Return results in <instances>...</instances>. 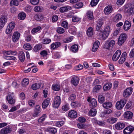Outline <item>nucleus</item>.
<instances>
[{"instance_id":"nucleus-1","label":"nucleus","mask_w":134,"mask_h":134,"mask_svg":"<svg viewBox=\"0 0 134 134\" xmlns=\"http://www.w3.org/2000/svg\"><path fill=\"white\" fill-rule=\"evenodd\" d=\"M111 31L110 27L109 25H107L104 27V31L103 30H100L99 32L102 33L101 36L102 39L105 40L109 36Z\"/></svg>"},{"instance_id":"nucleus-2","label":"nucleus","mask_w":134,"mask_h":134,"mask_svg":"<svg viewBox=\"0 0 134 134\" xmlns=\"http://www.w3.org/2000/svg\"><path fill=\"white\" fill-rule=\"evenodd\" d=\"M115 42L114 40H107L104 46V47L106 49H111L115 44Z\"/></svg>"},{"instance_id":"nucleus-3","label":"nucleus","mask_w":134,"mask_h":134,"mask_svg":"<svg viewBox=\"0 0 134 134\" xmlns=\"http://www.w3.org/2000/svg\"><path fill=\"white\" fill-rule=\"evenodd\" d=\"M127 36L125 33L121 34L119 36L118 41V44L119 46H121L125 41Z\"/></svg>"},{"instance_id":"nucleus-4","label":"nucleus","mask_w":134,"mask_h":134,"mask_svg":"<svg viewBox=\"0 0 134 134\" xmlns=\"http://www.w3.org/2000/svg\"><path fill=\"white\" fill-rule=\"evenodd\" d=\"M61 100L59 96H57L55 97L52 104L53 107L54 108L59 107L60 104Z\"/></svg>"},{"instance_id":"nucleus-5","label":"nucleus","mask_w":134,"mask_h":134,"mask_svg":"<svg viewBox=\"0 0 134 134\" xmlns=\"http://www.w3.org/2000/svg\"><path fill=\"white\" fill-rule=\"evenodd\" d=\"M126 103V100L124 99L118 101L116 104V107L117 109L121 110L123 108Z\"/></svg>"},{"instance_id":"nucleus-6","label":"nucleus","mask_w":134,"mask_h":134,"mask_svg":"<svg viewBox=\"0 0 134 134\" xmlns=\"http://www.w3.org/2000/svg\"><path fill=\"white\" fill-rule=\"evenodd\" d=\"M15 26V24L13 22L10 23L7 26L5 32L7 34H10L14 29Z\"/></svg>"},{"instance_id":"nucleus-7","label":"nucleus","mask_w":134,"mask_h":134,"mask_svg":"<svg viewBox=\"0 0 134 134\" xmlns=\"http://www.w3.org/2000/svg\"><path fill=\"white\" fill-rule=\"evenodd\" d=\"M133 89L131 87L128 88L125 90L123 93V96L125 97H127L131 94Z\"/></svg>"},{"instance_id":"nucleus-8","label":"nucleus","mask_w":134,"mask_h":134,"mask_svg":"<svg viewBox=\"0 0 134 134\" xmlns=\"http://www.w3.org/2000/svg\"><path fill=\"white\" fill-rule=\"evenodd\" d=\"M79 79L76 76H73L71 79V83L74 86H77L79 83Z\"/></svg>"},{"instance_id":"nucleus-9","label":"nucleus","mask_w":134,"mask_h":134,"mask_svg":"<svg viewBox=\"0 0 134 134\" xmlns=\"http://www.w3.org/2000/svg\"><path fill=\"white\" fill-rule=\"evenodd\" d=\"M61 45V43L59 42H54L52 43L50 46L51 50L56 49Z\"/></svg>"},{"instance_id":"nucleus-10","label":"nucleus","mask_w":134,"mask_h":134,"mask_svg":"<svg viewBox=\"0 0 134 134\" xmlns=\"http://www.w3.org/2000/svg\"><path fill=\"white\" fill-rule=\"evenodd\" d=\"M20 37V33L16 31L15 32L12 36V41L13 42H17L19 40Z\"/></svg>"},{"instance_id":"nucleus-11","label":"nucleus","mask_w":134,"mask_h":134,"mask_svg":"<svg viewBox=\"0 0 134 134\" xmlns=\"http://www.w3.org/2000/svg\"><path fill=\"white\" fill-rule=\"evenodd\" d=\"M122 18V15L120 13H117L115 14L113 18L114 22L117 23L121 20Z\"/></svg>"},{"instance_id":"nucleus-12","label":"nucleus","mask_w":134,"mask_h":134,"mask_svg":"<svg viewBox=\"0 0 134 134\" xmlns=\"http://www.w3.org/2000/svg\"><path fill=\"white\" fill-rule=\"evenodd\" d=\"M134 130V127L129 126L126 127L123 130V132L124 134H130Z\"/></svg>"},{"instance_id":"nucleus-13","label":"nucleus","mask_w":134,"mask_h":134,"mask_svg":"<svg viewBox=\"0 0 134 134\" xmlns=\"http://www.w3.org/2000/svg\"><path fill=\"white\" fill-rule=\"evenodd\" d=\"M121 54V51L120 50H117L113 55L112 59L113 61H116L119 58Z\"/></svg>"},{"instance_id":"nucleus-14","label":"nucleus","mask_w":134,"mask_h":134,"mask_svg":"<svg viewBox=\"0 0 134 134\" xmlns=\"http://www.w3.org/2000/svg\"><path fill=\"white\" fill-rule=\"evenodd\" d=\"M12 129L8 126H7L5 128L2 129L0 131V133L7 134L11 132Z\"/></svg>"},{"instance_id":"nucleus-15","label":"nucleus","mask_w":134,"mask_h":134,"mask_svg":"<svg viewBox=\"0 0 134 134\" xmlns=\"http://www.w3.org/2000/svg\"><path fill=\"white\" fill-rule=\"evenodd\" d=\"M113 8L111 6L108 5L104 9V13L106 15L110 13L112 11Z\"/></svg>"},{"instance_id":"nucleus-16","label":"nucleus","mask_w":134,"mask_h":134,"mask_svg":"<svg viewBox=\"0 0 134 134\" xmlns=\"http://www.w3.org/2000/svg\"><path fill=\"white\" fill-rule=\"evenodd\" d=\"M127 56V54L126 52H124L122 54L120 58L119 61V63L121 64L125 61Z\"/></svg>"},{"instance_id":"nucleus-17","label":"nucleus","mask_w":134,"mask_h":134,"mask_svg":"<svg viewBox=\"0 0 134 134\" xmlns=\"http://www.w3.org/2000/svg\"><path fill=\"white\" fill-rule=\"evenodd\" d=\"M125 11L126 15L128 16H129L134 14V9L133 8H126Z\"/></svg>"},{"instance_id":"nucleus-18","label":"nucleus","mask_w":134,"mask_h":134,"mask_svg":"<svg viewBox=\"0 0 134 134\" xmlns=\"http://www.w3.org/2000/svg\"><path fill=\"white\" fill-rule=\"evenodd\" d=\"M68 115L71 118H76L77 116V113L74 110H71L69 112Z\"/></svg>"},{"instance_id":"nucleus-19","label":"nucleus","mask_w":134,"mask_h":134,"mask_svg":"<svg viewBox=\"0 0 134 134\" xmlns=\"http://www.w3.org/2000/svg\"><path fill=\"white\" fill-rule=\"evenodd\" d=\"M87 101L90 103V106L95 107L97 105V102L96 100L94 98L92 99L91 100L90 97H88L87 99Z\"/></svg>"},{"instance_id":"nucleus-20","label":"nucleus","mask_w":134,"mask_h":134,"mask_svg":"<svg viewBox=\"0 0 134 134\" xmlns=\"http://www.w3.org/2000/svg\"><path fill=\"white\" fill-rule=\"evenodd\" d=\"M131 24L127 20L126 21L124 24L123 29L125 31L128 30L130 28Z\"/></svg>"},{"instance_id":"nucleus-21","label":"nucleus","mask_w":134,"mask_h":134,"mask_svg":"<svg viewBox=\"0 0 134 134\" xmlns=\"http://www.w3.org/2000/svg\"><path fill=\"white\" fill-rule=\"evenodd\" d=\"M103 24L104 23L102 19H99L98 20L96 26V30L97 31L99 30Z\"/></svg>"},{"instance_id":"nucleus-22","label":"nucleus","mask_w":134,"mask_h":134,"mask_svg":"<svg viewBox=\"0 0 134 134\" xmlns=\"http://www.w3.org/2000/svg\"><path fill=\"white\" fill-rule=\"evenodd\" d=\"M51 99L50 98H48L45 99L42 104V106L43 108L45 109L49 105Z\"/></svg>"},{"instance_id":"nucleus-23","label":"nucleus","mask_w":134,"mask_h":134,"mask_svg":"<svg viewBox=\"0 0 134 134\" xmlns=\"http://www.w3.org/2000/svg\"><path fill=\"white\" fill-rule=\"evenodd\" d=\"M72 9V7L71 6H68L65 7H61L59 9V10L60 12L64 13Z\"/></svg>"},{"instance_id":"nucleus-24","label":"nucleus","mask_w":134,"mask_h":134,"mask_svg":"<svg viewBox=\"0 0 134 134\" xmlns=\"http://www.w3.org/2000/svg\"><path fill=\"white\" fill-rule=\"evenodd\" d=\"M25 55L24 52L22 51H20L18 58L20 61L22 62H24L25 60Z\"/></svg>"},{"instance_id":"nucleus-25","label":"nucleus","mask_w":134,"mask_h":134,"mask_svg":"<svg viewBox=\"0 0 134 134\" xmlns=\"http://www.w3.org/2000/svg\"><path fill=\"white\" fill-rule=\"evenodd\" d=\"M100 42L98 41H95L93 45V47L92 49V51L93 52L96 51L98 48Z\"/></svg>"},{"instance_id":"nucleus-26","label":"nucleus","mask_w":134,"mask_h":134,"mask_svg":"<svg viewBox=\"0 0 134 134\" xmlns=\"http://www.w3.org/2000/svg\"><path fill=\"white\" fill-rule=\"evenodd\" d=\"M124 116L125 118L127 119H130L132 117L133 113L130 111H126L125 113Z\"/></svg>"},{"instance_id":"nucleus-27","label":"nucleus","mask_w":134,"mask_h":134,"mask_svg":"<svg viewBox=\"0 0 134 134\" xmlns=\"http://www.w3.org/2000/svg\"><path fill=\"white\" fill-rule=\"evenodd\" d=\"M34 18L36 20L40 21L43 20L44 16L43 15L40 14H36L35 15Z\"/></svg>"},{"instance_id":"nucleus-28","label":"nucleus","mask_w":134,"mask_h":134,"mask_svg":"<svg viewBox=\"0 0 134 134\" xmlns=\"http://www.w3.org/2000/svg\"><path fill=\"white\" fill-rule=\"evenodd\" d=\"M7 99L8 103L10 104H14L15 102V100L12 97L9 95H8L7 96Z\"/></svg>"},{"instance_id":"nucleus-29","label":"nucleus","mask_w":134,"mask_h":134,"mask_svg":"<svg viewBox=\"0 0 134 134\" xmlns=\"http://www.w3.org/2000/svg\"><path fill=\"white\" fill-rule=\"evenodd\" d=\"M7 99L8 103L10 104H14L15 102V100L12 97L9 95H8L7 96Z\"/></svg>"},{"instance_id":"nucleus-30","label":"nucleus","mask_w":134,"mask_h":134,"mask_svg":"<svg viewBox=\"0 0 134 134\" xmlns=\"http://www.w3.org/2000/svg\"><path fill=\"white\" fill-rule=\"evenodd\" d=\"M125 125L123 123L118 122L115 124V127L118 130H121L125 127Z\"/></svg>"},{"instance_id":"nucleus-31","label":"nucleus","mask_w":134,"mask_h":134,"mask_svg":"<svg viewBox=\"0 0 134 134\" xmlns=\"http://www.w3.org/2000/svg\"><path fill=\"white\" fill-rule=\"evenodd\" d=\"M96 110L94 108H92L89 111L88 115L89 116H94L96 115Z\"/></svg>"},{"instance_id":"nucleus-32","label":"nucleus","mask_w":134,"mask_h":134,"mask_svg":"<svg viewBox=\"0 0 134 134\" xmlns=\"http://www.w3.org/2000/svg\"><path fill=\"white\" fill-rule=\"evenodd\" d=\"M41 85V83H36L32 85L31 88L33 90H36L40 88Z\"/></svg>"},{"instance_id":"nucleus-33","label":"nucleus","mask_w":134,"mask_h":134,"mask_svg":"<svg viewBox=\"0 0 134 134\" xmlns=\"http://www.w3.org/2000/svg\"><path fill=\"white\" fill-rule=\"evenodd\" d=\"M87 34L88 37H91L93 35V30L92 27H89L86 32Z\"/></svg>"},{"instance_id":"nucleus-34","label":"nucleus","mask_w":134,"mask_h":134,"mask_svg":"<svg viewBox=\"0 0 134 134\" xmlns=\"http://www.w3.org/2000/svg\"><path fill=\"white\" fill-rule=\"evenodd\" d=\"M112 84L111 83H106L103 86V89L104 91L109 90L111 87Z\"/></svg>"},{"instance_id":"nucleus-35","label":"nucleus","mask_w":134,"mask_h":134,"mask_svg":"<svg viewBox=\"0 0 134 134\" xmlns=\"http://www.w3.org/2000/svg\"><path fill=\"white\" fill-rule=\"evenodd\" d=\"M77 31V29L74 26H72L69 30V33L73 35L76 34Z\"/></svg>"},{"instance_id":"nucleus-36","label":"nucleus","mask_w":134,"mask_h":134,"mask_svg":"<svg viewBox=\"0 0 134 134\" xmlns=\"http://www.w3.org/2000/svg\"><path fill=\"white\" fill-rule=\"evenodd\" d=\"M103 107L105 109H108L111 108L112 106L111 103L109 102H105L102 104Z\"/></svg>"},{"instance_id":"nucleus-37","label":"nucleus","mask_w":134,"mask_h":134,"mask_svg":"<svg viewBox=\"0 0 134 134\" xmlns=\"http://www.w3.org/2000/svg\"><path fill=\"white\" fill-rule=\"evenodd\" d=\"M42 47V45L41 44H37L35 46L33 50L35 52H37L40 50Z\"/></svg>"},{"instance_id":"nucleus-38","label":"nucleus","mask_w":134,"mask_h":134,"mask_svg":"<svg viewBox=\"0 0 134 134\" xmlns=\"http://www.w3.org/2000/svg\"><path fill=\"white\" fill-rule=\"evenodd\" d=\"M43 8L40 6H37L35 7L34 10L36 12H40L42 11Z\"/></svg>"},{"instance_id":"nucleus-39","label":"nucleus","mask_w":134,"mask_h":134,"mask_svg":"<svg viewBox=\"0 0 134 134\" xmlns=\"http://www.w3.org/2000/svg\"><path fill=\"white\" fill-rule=\"evenodd\" d=\"M48 52L45 50L41 51L40 52V54L42 57H43L44 59H47V56L48 55Z\"/></svg>"},{"instance_id":"nucleus-40","label":"nucleus","mask_w":134,"mask_h":134,"mask_svg":"<svg viewBox=\"0 0 134 134\" xmlns=\"http://www.w3.org/2000/svg\"><path fill=\"white\" fill-rule=\"evenodd\" d=\"M78 46L76 44H75L72 45L71 47V51L73 52H76L78 50Z\"/></svg>"},{"instance_id":"nucleus-41","label":"nucleus","mask_w":134,"mask_h":134,"mask_svg":"<svg viewBox=\"0 0 134 134\" xmlns=\"http://www.w3.org/2000/svg\"><path fill=\"white\" fill-rule=\"evenodd\" d=\"M83 5V4L82 2L78 1L74 5L73 7L75 8L79 9L82 7Z\"/></svg>"},{"instance_id":"nucleus-42","label":"nucleus","mask_w":134,"mask_h":134,"mask_svg":"<svg viewBox=\"0 0 134 134\" xmlns=\"http://www.w3.org/2000/svg\"><path fill=\"white\" fill-rule=\"evenodd\" d=\"M41 27L40 26L37 27L33 28L31 31V32L33 34H35L36 32L40 31L41 29Z\"/></svg>"},{"instance_id":"nucleus-43","label":"nucleus","mask_w":134,"mask_h":134,"mask_svg":"<svg viewBox=\"0 0 134 134\" xmlns=\"http://www.w3.org/2000/svg\"><path fill=\"white\" fill-rule=\"evenodd\" d=\"M87 15L88 18L90 20H92L93 18V12L90 11H88L87 13Z\"/></svg>"},{"instance_id":"nucleus-44","label":"nucleus","mask_w":134,"mask_h":134,"mask_svg":"<svg viewBox=\"0 0 134 134\" xmlns=\"http://www.w3.org/2000/svg\"><path fill=\"white\" fill-rule=\"evenodd\" d=\"M118 120L117 118H111L107 120V121L111 124H113L115 123Z\"/></svg>"},{"instance_id":"nucleus-45","label":"nucleus","mask_w":134,"mask_h":134,"mask_svg":"<svg viewBox=\"0 0 134 134\" xmlns=\"http://www.w3.org/2000/svg\"><path fill=\"white\" fill-rule=\"evenodd\" d=\"M71 105L73 108H76L80 106V104L78 102L76 101L72 102Z\"/></svg>"},{"instance_id":"nucleus-46","label":"nucleus","mask_w":134,"mask_h":134,"mask_svg":"<svg viewBox=\"0 0 134 134\" xmlns=\"http://www.w3.org/2000/svg\"><path fill=\"white\" fill-rule=\"evenodd\" d=\"M19 2L18 0H11L10 2V5L12 6L13 5L18 6L19 4Z\"/></svg>"},{"instance_id":"nucleus-47","label":"nucleus","mask_w":134,"mask_h":134,"mask_svg":"<svg viewBox=\"0 0 134 134\" xmlns=\"http://www.w3.org/2000/svg\"><path fill=\"white\" fill-rule=\"evenodd\" d=\"M63 110L66 111L69 109V104H64L62 107Z\"/></svg>"},{"instance_id":"nucleus-48","label":"nucleus","mask_w":134,"mask_h":134,"mask_svg":"<svg viewBox=\"0 0 134 134\" xmlns=\"http://www.w3.org/2000/svg\"><path fill=\"white\" fill-rule=\"evenodd\" d=\"M52 88L54 91H58L60 89V86L58 85L54 84L52 85Z\"/></svg>"},{"instance_id":"nucleus-49","label":"nucleus","mask_w":134,"mask_h":134,"mask_svg":"<svg viewBox=\"0 0 134 134\" xmlns=\"http://www.w3.org/2000/svg\"><path fill=\"white\" fill-rule=\"evenodd\" d=\"M47 130L49 132L52 134H54L57 132L56 129L54 128H49L47 129Z\"/></svg>"},{"instance_id":"nucleus-50","label":"nucleus","mask_w":134,"mask_h":134,"mask_svg":"<svg viewBox=\"0 0 134 134\" xmlns=\"http://www.w3.org/2000/svg\"><path fill=\"white\" fill-rule=\"evenodd\" d=\"M26 17V15L24 13L22 12L19 14L18 17L19 19L20 20H24Z\"/></svg>"},{"instance_id":"nucleus-51","label":"nucleus","mask_w":134,"mask_h":134,"mask_svg":"<svg viewBox=\"0 0 134 134\" xmlns=\"http://www.w3.org/2000/svg\"><path fill=\"white\" fill-rule=\"evenodd\" d=\"M42 43L45 44H47L51 42V40L50 38H46L42 40Z\"/></svg>"},{"instance_id":"nucleus-52","label":"nucleus","mask_w":134,"mask_h":134,"mask_svg":"<svg viewBox=\"0 0 134 134\" xmlns=\"http://www.w3.org/2000/svg\"><path fill=\"white\" fill-rule=\"evenodd\" d=\"M29 82V79H27L25 78L22 81V84L23 86L24 87L27 85Z\"/></svg>"},{"instance_id":"nucleus-53","label":"nucleus","mask_w":134,"mask_h":134,"mask_svg":"<svg viewBox=\"0 0 134 134\" xmlns=\"http://www.w3.org/2000/svg\"><path fill=\"white\" fill-rule=\"evenodd\" d=\"M23 47L25 49L27 50H30L31 49V46L29 43L25 44Z\"/></svg>"},{"instance_id":"nucleus-54","label":"nucleus","mask_w":134,"mask_h":134,"mask_svg":"<svg viewBox=\"0 0 134 134\" xmlns=\"http://www.w3.org/2000/svg\"><path fill=\"white\" fill-rule=\"evenodd\" d=\"M46 117L47 116L46 114H43L42 116L38 119V122H42L45 120Z\"/></svg>"},{"instance_id":"nucleus-55","label":"nucleus","mask_w":134,"mask_h":134,"mask_svg":"<svg viewBox=\"0 0 134 134\" xmlns=\"http://www.w3.org/2000/svg\"><path fill=\"white\" fill-rule=\"evenodd\" d=\"M98 99L100 103H102L105 101L104 97L102 95H99L98 96Z\"/></svg>"},{"instance_id":"nucleus-56","label":"nucleus","mask_w":134,"mask_h":134,"mask_svg":"<svg viewBox=\"0 0 134 134\" xmlns=\"http://www.w3.org/2000/svg\"><path fill=\"white\" fill-rule=\"evenodd\" d=\"M62 27L66 29L68 28V22L65 21H63L61 24Z\"/></svg>"},{"instance_id":"nucleus-57","label":"nucleus","mask_w":134,"mask_h":134,"mask_svg":"<svg viewBox=\"0 0 134 134\" xmlns=\"http://www.w3.org/2000/svg\"><path fill=\"white\" fill-rule=\"evenodd\" d=\"M52 58L55 59H58L60 57V55L58 52H55L52 54Z\"/></svg>"},{"instance_id":"nucleus-58","label":"nucleus","mask_w":134,"mask_h":134,"mask_svg":"<svg viewBox=\"0 0 134 134\" xmlns=\"http://www.w3.org/2000/svg\"><path fill=\"white\" fill-rule=\"evenodd\" d=\"M99 0H92L90 4L92 7L96 6Z\"/></svg>"},{"instance_id":"nucleus-59","label":"nucleus","mask_w":134,"mask_h":134,"mask_svg":"<svg viewBox=\"0 0 134 134\" xmlns=\"http://www.w3.org/2000/svg\"><path fill=\"white\" fill-rule=\"evenodd\" d=\"M7 18L3 16L0 18V22L5 24L7 22Z\"/></svg>"},{"instance_id":"nucleus-60","label":"nucleus","mask_w":134,"mask_h":134,"mask_svg":"<svg viewBox=\"0 0 134 134\" xmlns=\"http://www.w3.org/2000/svg\"><path fill=\"white\" fill-rule=\"evenodd\" d=\"M57 31L58 33L59 34H62L65 32L64 29L61 27H58L57 29Z\"/></svg>"},{"instance_id":"nucleus-61","label":"nucleus","mask_w":134,"mask_h":134,"mask_svg":"<svg viewBox=\"0 0 134 134\" xmlns=\"http://www.w3.org/2000/svg\"><path fill=\"white\" fill-rule=\"evenodd\" d=\"M64 123V121H59L56 122L55 125L58 127H60L63 125Z\"/></svg>"},{"instance_id":"nucleus-62","label":"nucleus","mask_w":134,"mask_h":134,"mask_svg":"<svg viewBox=\"0 0 134 134\" xmlns=\"http://www.w3.org/2000/svg\"><path fill=\"white\" fill-rule=\"evenodd\" d=\"M72 36L70 37H69L66 38L63 40V41L65 43L69 42L71 41L72 40Z\"/></svg>"},{"instance_id":"nucleus-63","label":"nucleus","mask_w":134,"mask_h":134,"mask_svg":"<svg viewBox=\"0 0 134 134\" xmlns=\"http://www.w3.org/2000/svg\"><path fill=\"white\" fill-rule=\"evenodd\" d=\"M76 96L74 94H72L68 98V100L70 101H74L75 99Z\"/></svg>"},{"instance_id":"nucleus-64","label":"nucleus","mask_w":134,"mask_h":134,"mask_svg":"<svg viewBox=\"0 0 134 134\" xmlns=\"http://www.w3.org/2000/svg\"><path fill=\"white\" fill-rule=\"evenodd\" d=\"M102 88L101 86L99 85L95 86L93 88V91L94 92H96L97 91L100 90Z\"/></svg>"}]
</instances>
